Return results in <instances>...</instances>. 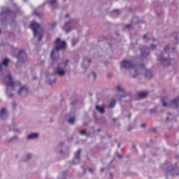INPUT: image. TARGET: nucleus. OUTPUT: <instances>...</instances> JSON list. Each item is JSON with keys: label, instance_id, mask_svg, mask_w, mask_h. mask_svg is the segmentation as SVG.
Returning <instances> with one entry per match:
<instances>
[{"label": "nucleus", "instance_id": "obj_31", "mask_svg": "<svg viewBox=\"0 0 179 179\" xmlns=\"http://www.w3.org/2000/svg\"><path fill=\"white\" fill-rule=\"evenodd\" d=\"M143 38H144V40H146V38H148V35L147 34L143 35Z\"/></svg>", "mask_w": 179, "mask_h": 179}, {"label": "nucleus", "instance_id": "obj_35", "mask_svg": "<svg viewBox=\"0 0 179 179\" xmlns=\"http://www.w3.org/2000/svg\"><path fill=\"white\" fill-rule=\"evenodd\" d=\"M141 127H142L143 128H146V124H141Z\"/></svg>", "mask_w": 179, "mask_h": 179}, {"label": "nucleus", "instance_id": "obj_36", "mask_svg": "<svg viewBox=\"0 0 179 179\" xmlns=\"http://www.w3.org/2000/svg\"><path fill=\"white\" fill-rule=\"evenodd\" d=\"M131 27V24H127V26H126V29H129Z\"/></svg>", "mask_w": 179, "mask_h": 179}, {"label": "nucleus", "instance_id": "obj_1", "mask_svg": "<svg viewBox=\"0 0 179 179\" xmlns=\"http://www.w3.org/2000/svg\"><path fill=\"white\" fill-rule=\"evenodd\" d=\"M55 44H56V47L52 50L50 54V58L52 61H58V59H59V57H54V54L55 51H57V52H59V51H61V50H66V42L64 41H61V38H57L55 41Z\"/></svg>", "mask_w": 179, "mask_h": 179}, {"label": "nucleus", "instance_id": "obj_20", "mask_svg": "<svg viewBox=\"0 0 179 179\" xmlns=\"http://www.w3.org/2000/svg\"><path fill=\"white\" fill-rule=\"evenodd\" d=\"M115 100L112 101L109 105V107L110 108H114V107H115Z\"/></svg>", "mask_w": 179, "mask_h": 179}, {"label": "nucleus", "instance_id": "obj_51", "mask_svg": "<svg viewBox=\"0 0 179 179\" xmlns=\"http://www.w3.org/2000/svg\"><path fill=\"white\" fill-rule=\"evenodd\" d=\"M136 73L138 72V70H135Z\"/></svg>", "mask_w": 179, "mask_h": 179}, {"label": "nucleus", "instance_id": "obj_42", "mask_svg": "<svg viewBox=\"0 0 179 179\" xmlns=\"http://www.w3.org/2000/svg\"><path fill=\"white\" fill-rule=\"evenodd\" d=\"M150 131H156V129L152 128V129H150Z\"/></svg>", "mask_w": 179, "mask_h": 179}, {"label": "nucleus", "instance_id": "obj_61", "mask_svg": "<svg viewBox=\"0 0 179 179\" xmlns=\"http://www.w3.org/2000/svg\"><path fill=\"white\" fill-rule=\"evenodd\" d=\"M134 148H135V145H134Z\"/></svg>", "mask_w": 179, "mask_h": 179}, {"label": "nucleus", "instance_id": "obj_47", "mask_svg": "<svg viewBox=\"0 0 179 179\" xmlns=\"http://www.w3.org/2000/svg\"><path fill=\"white\" fill-rule=\"evenodd\" d=\"M128 117H129V119L131 120V114H129V115H128Z\"/></svg>", "mask_w": 179, "mask_h": 179}, {"label": "nucleus", "instance_id": "obj_41", "mask_svg": "<svg viewBox=\"0 0 179 179\" xmlns=\"http://www.w3.org/2000/svg\"><path fill=\"white\" fill-rule=\"evenodd\" d=\"M88 170H89V171H90V173H93V169H89Z\"/></svg>", "mask_w": 179, "mask_h": 179}, {"label": "nucleus", "instance_id": "obj_11", "mask_svg": "<svg viewBox=\"0 0 179 179\" xmlns=\"http://www.w3.org/2000/svg\"><path fill=\"white\" fill-rule=\"evenodd\" d=\"M171 106L175 107V108H178L179 106V96L176 97L174 100L171 101Z\"/></svg>", "mask_w": 179, "mask_h": 179}, {"label": "nucleus", "instance_id": "obj_59", "mask_svg": "<svg viewBox=\"0 0 179 179\" xmlns=\"http://www.w3.org/2000/svg\"><path fill=\"white\" fill-rule=\"evenodd\" d=\"M85 170H86V169H84V171H85Z\"/></svg>", "mask_w": 179, "mask_h": 179}, {"label": "nucleus", "instance_id": "obj_10", "mask_svg": "<svg viewBox=\"0 0 179 179\" xmlns=\"http://www.w3.org/2000/svg\"><path fill=\"white\" fill-rule=\"evenodd\" d=\"M55 75H59V76H64V75H65V71H64L60 67H57L55 70Z\"/></svg>", "mask_w": 179, "mask_h": 179}, {"label": "nucleus", "instance_id": "obj_55", "mask_svg": "<svg viewBox=\"0 0 179 179\" xmlns=\"http://www.w3.org/2000/svg\"><path fill=\"white\" fill-rule=\"evenodd\" d=\"M171 115V113H168V115Z\"/></svg>", "mask_w": 179, "mask_h": 179}, {"label": "nucleus", "instance_id": "obj_17", "mask_svg": "<svg viewBox=\"0 0 179 179\" xmlns=\"http://www.w3.org/2000/svg\"><path fill=\"white\" fill-rule=\"evenodd\" d=\"M141 57H148L149 55L148 52H146V50L143 51V48H141Z\"/></svg>", "mask_w": 179, "mask_h": 179}, {"label": "nucleus", "instance_id": "obj_12", "mask_svg": "<svg viewBox=\"0 0 179 179\" xmlns=\"http://www.w3.org/2000/svg\"><path fill=\"white\" fill-rule=\"evenodd\" d=\"M148 94L149 93L148 92H141L137 94V97L138 99H145V97H148Z\"/></svg>", "mask_w": 179, "mask_h": 179}, {"label": "nucleus", "instance_id": "obj_29", "mask_svg": "<svg viewBox=\"0 0 179 179\" xmlns=\"http://www.w3.org/2000/svg\"><path fill=\"white\" fill-rule=\"evenodd\" d=\"M92 76H93V78H94V80H96V73L92 72Z\"/></svg>", "mask_w": 179, "mask_h": 179}, {"label": "nucleus", "instance_id": "obj_5", "mask_svg": "<svg viewBox=\"0 0 179 179\" xmlns=\"http://www.w3.org/2000/svg\"><path fill=\"white\" fill-rule=\"evenodd\" d=\"M30 29L33 30L34 31V36L36 37L37 36V31L38 30H41V27L40 24L36 22H32L30 24Z\"/></svg>", "mask_w": 179, "mask_h": 179}, {"label": "nucleus", "instance_id": "obj_57", "mask_svg": "<svg viewBox=\"0 0 179 179\" xmlns=\"http://www.w3.org/2000/svg\"><path fill=\"white\" fill-rule=\"evenodd\" d=\"M34 79L36 80V78L34 77Z\"/></svg>", "mask_w": 179, "mask_h": 179}, {"label": "nucleus", "instance_id": "obj_49", "mask_svg": "<svg viewBox=\"0 0 179 179\" xmlns=\"http://www.w3.org/2000/svg\"><path fill=\"white\" fill-rule=\"evenodd\" d=\"M136 76H137V74L133 76V78H136Z\"/></svg>", "mask_w": 179, "mask_h": 179}, {"label": "nucleus", "instance_id": "obj_53", "mask_svg": "<svg viewBox=\"0 0 179 179\" xmlns=\"http://www.w3.org/2000/svg\"><path fill=\"white\" fill-rule=\"evenodd\" d=\"M2 33V31L0 29V34Z\"/></svg>", "mask_w": 179, "mask_h": 179}, {"label": "nucleus", "instance_id": "obj_44", "mask_svg": "<svg viewBox=\"0 0 179 179\" xmlns=\"http://www.w3.org/2000/svg\"><path fill=\"white\" fill-rule=\"evenodd\" d=\"M110 176L111 178H113V173H110Z\"/></svg>", "mask_w": 179, "mask_h": 179}, {"label": "nucleus", "instance_id": "obj_46", "mask_svg": "<svg viewBox=\"0 0 179 179\" xmlns=\"http://www.w3.org/2000/svg\"><path fill=\"white\" fill-rule=\"evenodd\" d=\"M65 17H69V15H68V14L66 15H65Z\"/></svg>", "mask_w": 179, "mask_h": 179}, {"label": "nucleus", "instance_id": "obj_33", "mask_svg": "<svg viewBox=\"0 0 179 179\" xmlns=\"http://www.w3.org/2000/svg\"><path fill=\"white\" fill-rule=\"evenodd\" d=\"M68 62H69V60H66L64 64V65H67L68 64Z\"/></svg>", "mask_w": 179, "mask_h": 179}, {"label": "nucleus", "instance_id": "obj_22", "mask_svg": "<svg viewBox=\"0 0 179 179\" xmlns=\"http://www.w3.org/2000/svg\"><path fill=\"white\" fill-rule=\"evenodd\" d=\"M30 159H31V154H28L26 156V159L24 160V162H27L28 160H30Z\"/></svg>", "mask_w": 179, "mask_h": 179}, {"label": "nucleus", "instance_id": "obj_7", "mask_svg": "<svg viewBox=\"0 0 179 179\" xmlns=\"http://www.w3.org/2000/svg\"><path fill=\"white\" fill-rule=\"evenodd\" d=\"M82 152V150H78L76 153H75V157L73 161V164H78L79 162H80V153Z\"/></svg>", "mask_w": 179, "mask_h": 179}, {"label": "nucleus", "instance_id": "obj_2", "mask_svg": "<svg viewBox=\"0 0 179 179\" xmlns=\"http://www.w3.org/2000/svg\"><path fill=\"white\" fill-rule=\"evenodd\" d=\"M169 49V46H166L164 48V52H162L161 55L158 57V61H159V62H162L164 66H169V65H170V61H171V59L166 58V55L169 56V53H167V52Z\"/></svg>", "mask_w": 179, "mask_h": 179}, {"label": "nucleus", "instance_id": "obj_16", "mask_svg": "<svg viewBox=\"0 0 179 179\" xmlns=\"http://www.w3.org/2000/svg\"><path fill=\"white\" fill-rule=\"evenodd\" d=\"M96 109L99 111L101 114H104V107L97 105Z\"/></svg>", "mask_w": 179, "mask_h": 179}, {"label": "nucleus", "instance_id": "obj_25", "mask_svg": "<svg viewBox=\"0 0 179 179\" xmlns=\"http://www.w3.org/2000/svg\"><path fill=\"white\" fill-rule=\"evenodd\" d=\"M81 135H86V130L83 129L80 131Z\"/></svg>", "mask_w": 179, "mask_h": 179}, {"label": "nucleus", "instance_id": "obj_40", "mask_svg": "<svg viewBox=\"0 0 179 179\" xmlns=\"http://www.w3.org/2000/svg\"><path fill=\"white\" fill-rule=\"evenodd\" d=\"M175 40L177 41V43L178 42V37H175Z\"/></svg>", "mask_w": 179, "mask_h": 179}, {"label": "nucleus", "instance_id": "obj_52", "mask_svg": "<svg viewBox=\"0 0 179 179\" xmlns=\"http://www.w3.org/2000/svg\"><path fill=\"white\" fill-rule=\"evenodd\" d=\"M166 120L169 121V117H166Z\"/></svg>", "mask_w": 179, "mask_h": 179}, {"label": "nucleus", "instance_id": "obj_48", "mask_svg": "<svg viewBox=\"0 0 179 179\" xmlns=\"http://www.w3.org/2000/svg\"><path fill=\"white\" fill-rule=\"evenodd\" d=\"M87 62H88L89 63H90V62H92V60L88 59Z\"/></svg>", "mask_w": 179, "mask_h": 179}, {"label": "nucleus", "instance_id": "obj_58", "mask_svg": "<svg viewBox=\"0 0 179 179\" xmlns=\"http://www.w3.org/2000/svg\"><path fill=\"white\" fill-rule=\"evenodd\" d=\"M119 157H121V155H119Z\"/></svg>", "mask_w": 179, "mask_h": 179}, {"label": "nucleus", "instance_id": "obj_21", "mask_svg": "<svg viewBox=\"0 0 179 179\" xmlns=\"http://www.w3.org/2000/svg\"><path fill=\"white\" fill-rule=\"evenodd\" d=\"M41 40H43V31H41V32L39 33V37L38 41H41Z\"/></svg>", "mask_w": 179, "mask_h": 179}, {"label": "nucleus", "instance_id": "obj_60", "mask_svg": "<svg viewBox=\"0 0 179 179\" xmlns=\"http://www.w3.org/2000/svg\"><path fill=\"white\" fill-rule=\"evenodd\" d=\"M68 24L67 23L65 24V25Z\"/></svg>", "mask_w": 179, "mask_h": 179}, {"label": "nucleus", "instance_id": "obj_26", "mask_svg": "<svg viewBox=\"0 0 179 179\" xmlns=\"http://www.w3.org/2000/svg\"><path fill=\"white\" fill-rule=\"evenodd\" d=\"M116 89H117V92L122 91V88H121V86H120V85L117 86Z\"/></svg>", "mask_w": 179, "mask_h": 179}, {"label": "nucleus", "instance_id": "obj_19", "mask_svg": "<svg viewBox=\"0 0 179 179\" xmlns=\"http://www.w3.org/2000/svg\"><path fill=\"white\" fill-rule=\"evenodd\" d=\"M68 122L69 124H71L72 125H73V124H75V117H70L68 120Z\"/></svg>", "mask_w": 179, "mask_h": 179}, {"label": "nucleus", "instance_id": "obj_24", "mask_svg": "<svg viewBox=\"0 0 179 179\" xmlns=\"http://www.w3.org/2000/svg\"><path fill=\"white\" fill-rule=\"evenodd\" d=\"M140 69L142 71H146V68L145 67V64H141Z\"/></svg>", "mask_w": 179, "mask_h": 179}, {"label": "nucleus", "instance_id": "obj_14", "mask_svg": "<svg viewBox=\"0 0 179 179\" xmlns=\"http://www.w3.org/2000/svg\"><path fill=\"white\" fill-rule=\"evenodd\" d=\"M36 138H38V134L37 133L31 134L27 136V139H36Z\"/></svg>", "mask_w": 179, "mask_h": 179}, {"label": "nucleus", "instance_id": "obj_32", "mask_svg": "<svg viewBox=\"0 0 179 179\" xmlns=\"http://www.w3.org/2000/svg\"><path fill=\"white\" fill-rule=\"evenodd\" d=\"M75 40H72V44H73V46L75 47V45H76V43H74Z\"/></svg>", "mask_w": 179, "mask_h": 179}, {"label": "nucleus", "instance_id": "obj_6", "mask_svg": "<svg viewBox=\"0 0 179 179\" xmlns=\"http://www.w3.org/2000/svg\"><path fill=\"white\" fill-rule=\"evenodd\" d=\"M17 58L20 62H24V61L27 59V55L26 54V51H24V50H21L19 52Z\"/></svg>", "mask_w": 179, "mask_h": 179}, {"label": "nucleus", "instance_id": "obj_23", "mask_svg": "<svg viewBox=\"0 0 179 179\" xmlns=\"http://www.w3.org/2000/svg\"><path fill=\"white\" fill-rule=\"evenodd\" d=\"M49 3L50 5H57V0H50Z\"/></svg>", "mask_w": 179, "mask_h": 179}, {"label": "nucleus", "instance_id": "obj_13", "mask_svg": "<svg viewBox=\"0 0 179 179\" xmlns=\"http://www.w3.org/2000/svg\"><path fill=\"white\" fill-rule=\"evenodd\" d=\"M145 76L148 79H150L153 76V74L152 73V71H150V70H145Z\"/></svg>", "mask_w": 179, "mask_h": 179}, {"label": "nucleus", "instance_id": "obj_8", "mask_svg": "<svg viewBox=\"0 0 179 179\" xmlns=\"http://www.w3.org/2000/svg\"><path fill=\"white\" fill-rule=\"evenodd\" d=\"M166 171L167 173H169V171H174L175 176H179V168L177 166V165H175L174 166L171 165L168 167Z\"/></svg>", "mask_w": 179, "mask_h": 179}, {"label": "nucleus", "instance_id": "obj_3", "mask_svg": "<svg viewBox=\"0 0 179 179\" xmlns=\"http://www.w3.org/2000/svg\"><path fill=\"white\" fill-rule=\"evenodd\" d=\"M4 83L7 87H11L13 90H15V87L16 85L15 84V82H13V78H12L10 73H8V76L4 77Z\"/></svg>", "mask_w": 179, "mask_h": 179}, {"label": "nucleus", "instance_id": "obj_56", "mask_svg": "<svg viewBox=\"0 0 179 179\" xmlns=\"http://www.w3.org/2000/svg\"><path fill=\"white\" fill-rule=\"evenodd\" d=\"M56 24H54V27L56 26Z\"/></svg>", "mask_w": 179, "mask_h": 179}, {"label": "nucleus", "instance_id": "obj_50", "mask_svg": "<svg viewBox=\"0 0 179 179\" xmlns=\"http://www.w3.org/2000/svg\"><path fill=\"white\" fill-rule=\"evenodd\" d=\"M131 129L129 127L128 131H131Z\"/></svg>", "mask_w": 179, "mask_h": 179}, {"label": "nucleus", "instance_id": "obj_34", "mask_svg": "<svg viewBox=\"0 0 179 179\" xmlns=\"http://www.w3.org/2000/svg\"><path fill=\"white\" fill-rule=\"evenodd\" d=\"M113 12H115V13H117V15H120V11H118L117 10H113Z\"/></svg>", "mask_w": 179, "mask_h": 179}, {"label": "nucleus", "instance_id": "obj_54", "mask_svg": "<svg viewBox=\"0 0 179 179\" xmlns=\"http://www.w3.org/2000/svg\"><path fill=\"white\" fill-rule=\"evenodd\" d=\"M120 146H121V145L119 144V145H118V148H120Z\"/></svg>", "mask_w": 179, "mask_h": 179}, {"label": "nucleus", "instance_id": "obj_43", "mask_svg": "<svg viewBox=\"0 0 179 179\" xmlns=\"http://www.w3.org/2000/svg\"><path fill=\"white\" fill-rule=\"evenodd\" d=\"M101 171L103 173V171H104V168L101 169Z\"/></svg>", "mask_w": 179, "mask_h": 179}, {"label": "nucleus", "instance_id": "obj_15", "mask_svg": "<svg viewBox=\"0 0 179 179\" xmlns=\"http://www.w3.org/2000/svg\"><path fill=\"white\" fill-rule=\"evenodd\" d=\"M5 114H6V109L3 108L0 111V118H1V120H3V115H5Z\"/></svg>", "mask_w": 179, "mask_h": 179}, {"label": "nucleus", "instance_id": "obj_28", "mask_svg": "<svg viewBox=\"0 0 179 179\" xmlns=\"http://www.w3.org/2000/svg\"><path fill=\"white\" fill-rule=\"evenodd\" d=\"M150 48H151V50H155V48H156V45L151 44Z\"/></svg>", "mask_w": 179, "mask_h": 179}, {"label": "nucleus", "instance_id": "obj_39", "mask_svg": "<svg viewBox=\"0 0 179 179\" xmlns=\"http://www.w3.org/2000/svg\"><path fill=\"white\" fill-rule=\"evenodd\" d=\"M8 97H13V94H8Z\"/></svg>", "mask_w": 179, "mask_h": 179}, {"label": "nucleus", "instance_id": "obj_37", "mask_svg": "<svg viewBox=\"0 0 179 179\" xmlns=\"http://www.w3.org/2000/svg\"><path fill=\"white\" fill-rule=\"evenodd\" d=\"M13 108H16V103H13Z\"/></svg>", "mask_w": 179, "mask_h": 179}, {"label": "nucleus", "instance_id": "obj_4", "mask_svg": "<svg viewBox=\"0 0 179 179\" xmlns=\"http://www.w3.org/2000/svg\"><path fill=\"white\" fill-rule=\"evenodd\" d=\"M120 66L121 68H124V69H134L135 68V65L128 60H123L120 64Z\"/></svg>", "mask_w": 179, "mask_h": 179}, {"label": "nucleus", "instance_id": "obj_38", "mask_svg": "<svg viewBox=\"0 0 179 179\" xmlns=\"http://www.w3.org/2000/svg\"><path fill=\"white\" fill-rule=\"evenodd\" d=\"M2 71V64H0V72Z\"/></svg>", "mask_w": 179, "mask_h": 179}, {"label": "nucleus", "instance_id": "obj_18", "mask_svg": "<svg viewBox=\"0 0 179 179\" xmlns=\"http://www.w3.org/2000/svg\"><path fill=\"white\" fill-rule=\"evenodd\" d=\"M1 65H5V66H8V65H9L8 59H4L1 63Z\"/></svg>", "mask_w": 179, "mask_h": 179}, {"label": "nucleus", "instance_id": "obj_45", "mask_svg": "<svg viewBox=\"0 0 179 179\" xmlns=\"http://www.w3.org/2000/svg\"><path fill=\"white\" fill-rule=\"evenodd\" d=\"M35 13V15H36V16H38V13Z\"/></svg>", "mask_w": 179, "mask_h": 179}, {"label": "nucleus", "instance_id": "obj_30", "mask_svg": "<svg viewBox=\"0 0 179 179\" xmlns=\"http://www.w3.org/2000/svg\"><path fill=\"white\" fill-rule=\"evenodd\" d=\"M55 82H57V80H56V79H55L53 81H50V82L49 83V85H52L53 83H55Z\"/></svg>", "mask_w": 179, "mask_h": 179}, {"label": "nucleus", "instance_id": "obj_27", "mask_svg": "<svg viewBox=\"0 0 179 179\" xmlns=\"http://www.w3.org/2000/svg\"><path fill=\"white\" fill-rule=\"evenodd\" d=\"M162 103H163V106L164 107H167V103H166V102H164V99H162Z\"/></svg>", "mask_w": 179, "mask_h": 179}, {"label": "nucleus", "instance_id": "obj_9", "mask_svg": "<svg viewBox=\"0 0 179 179\" xmlns=\"http://www.w3.org/2000/svg\"><path fill=\"white\" fill-rule=\"evenodd\" d=\"M29 93V88L26 86H22L18 91V94H26Z\"/></svg>", "mask_w": 179, "mask_h": 179}]
</instances>
